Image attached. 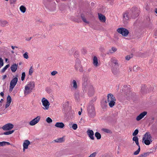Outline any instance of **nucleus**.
<instances>
[{
  "label": "nucleus",
  "mask_w": 157,
  "mask_h": 157,
  "mask_svg": "<svg viewBox=\"0 0 157 157\" xmlns=\"http://www.w3.org/2000/svg\"><path fill=\"white\" fill-rule=\"evenodd\" d=\"M35 86L33 82H30L26 84L24 90L25 95H27L30 94Z\"/></svg>",
  "instance_id": "obj_2"
},
{
  "label": "nucleus",
  "mask_w": 157,
  "mask_h": 157,
  "mask_svg": "<svg viewBox=\"0 0 157 157\" xmlns=\"http://www.w3.org/2000/svg\"><path fill=\"white\" fill-rule=\"evenodd\" d=\"M131 58L132 56H130L128 55L125 57V59L127 60H129Z\"/></svg>",
  "instance_id": "obj_49"
},
{
  "label": "nucleus",
  "mask_w": 157,
  "mask_h": 157,
  "mask_svg": "<svg viewBox=\"0 0 157 157\" xmlns=\"http://www.w3.org/2000/svg\"><path fill=\"white\" fill-rule=\"evenodd\" d=\"M111 62L114 63L116 66L117 67L119 66V64L118 62V60L116 58L114 57H112L110 59Z\"/></svg>",
  "instance_id": "obj_17"
},
{
  "label": "nucleus",
  "mask_w": 157,
  "mask_h": 157,
  "mask_svg": "<svg viewBox=\"0 0 157 157\" xmlns=\"http://www.w3.org/2000/svg\"><path fill=\"white\" fill-rule=\"evenodd\" d=\"M112 72L114 75H117L119 73V70L117 67H113L112 68Z\"/></svg>",
  "instance_id": "obj_22"
},
{
  "label": "nucleus",
  "mask_w": 157,
  "mask_h": 157,
  "mask_svg": "<svg viewBox=\"0 0 157 157\" xmlns=\"http://www.w3.org/2000/svg\"><path fill=\"white\" fill-rule=\"evenodd\" d=\"M10 65L7 64L1 70V72L2 73H4L6 70L9 67Z\"/></svg>",
  "instance_id": "obj_32"
},
{
  "label": "nucleus",
  "mask_w": 157,
  "mask_h": 157,
  "mask_svg": "<svg viewBox=\"0 0 157 157\" xmlns=\"http://www.w3.org/2000/svg\"><path fill=\"white\" fill-rule=\"evenodd\" d=\"M20 10L23 13L25 12L26 10V8L23 6H21L20 7Z\"/></svg>",
  "instance_id": "obj_30"
},
{
  "label": "nucleus",
  "mask_w": 157,
  "mask_h": 157,
  "mask_svg": "<svg viewBox=\"0 0 157 157\" xmlns=\"http://www.w3.org/2000/svg\"><path fill=\"white\" fill-rule=\"evenodd\" d=\"M140 150V147H138V149L135 151L133 153V154L135 155H138Z\"/></svg>",
  "instance_id": "obj_38"
},
{
  "label": "nucleus",
  "mask_w": 157,
  "mask_h": 157,
  "mask_svg": "<svg viewBox=\"0 0 157 157\" xmlns=\"http://www.w3.org/2000/svg\"><path fill=\"white\" fill-rule=\"evenodd\" d=\"M138 138L137 136H134L132 138V140L135 141H136L138 140Z\"/></svg>",
  "instance_id": "obj_48"
},
{
  "label": "nucleus",
  "mask_w": 157,
  "mask_h": 157,
  "mask_svg": "<svg viewBox=\"0 0 157 157\" xmlns=\"http://www.w3.org/2000/svg\"><path fill=\"white\" fill-rule=\"evenodd\" d=\"M10 103H9L6 102V104L5 105V108H6L8 107L10 105Z\"/></svg>",
  "instance_id": "obj_53"
},
{
  "label": "nucleus",
  "mask_w": 157,
  "mask_h": 157,
  "mask_svg": "<svg viewBox=\"0 0 157 157\" xmlns=\"http://www.w3.org/2000/svg\"><path fill=\"white\" fill-rule=\"evenodd\" d=\"M8 22L6 21L0 19V25L2 27H4L7 25Z\"/></svg>",
  "instance_id": "obj_24"
},
{
  "label": "nucleus",
  "mask_w": 157,
  "mask_h": 157,
  "mask_svg": "<svg viewBox=\"0 0 157 157\" xmlns=\"http://www.w3.org/2000/svg\"><path fill=\"white\" fill-rule=\"evenodd\" d=\"M55 126L56 127L62 128L64 127V124L63 122H57Z\"/></svg>",
  "instance_id": "obj_21"
},
{
  "label": "nucleus",
  "mask_w": 157,
  "mask_h": 157,
  "mask_svg": "<svg viewBox=\"0 0 157 157\" xmlns=\"http://www.w3.org/2000/svg\"><path fill=\"white\" fill-rule=\"evenodd\" d=\"M6 75H4L2 77V80H4L6 78Z\"/></svg>",
  "instance_id": "obj_55"
},
{
  "label": "nucleus",
  "mask_w": 157,
  "mask_h": 157,
  "mask_svg": "<svg viewBox=\"0 0 157 157\" xmlns=\"http://www.w3.org/2000/svg\"><path fill=\"white\" fill-rule=\"evenodd\" d=\"M0 95L2 96V97H3V96H4V93H3V92H1V93H0Z\"/></svg>",
  "instance_id": "obj_57"
},
{
  "label": "nucleus",
  "mask_w": 157,
  "mask_h": 157,
  "mask_svg": "<svg viewBox=\"0 0 157 157\" xmlns=\"http://www.w3.org/2000/svg\"><path fill=\"white\" fill-rule=\"evenodd\" d=\"M139 131L138 129H136L132 133V136H136L138 133Z\"/></svg>",
  "instance_id": "obj_40"
},
{
  "label": "nucleus",
  "mask_w": 157,
  "mask_h": 157,
  "mask_svg": "<svg viewBox=\"0 0 157 157\" xmlns=\"http://www.w3.org/2000/svg\"><path fill=\"white\" fill-rule=\"evenodd\" d=\"M3 101V99H1V100H0V103H1Z\"/></svg>",
  "instance_id": "obj_62"
},
{
  "label": "nucleus",
  "mask_w": 157,
  "mask_h": 157,
  "mask_svg": "<svg viewBox=\"0 0 157 157\" xmlns=\"http://www.w3.org/2000/svg\"><path fill=\"white\" fill-rule=\"evenodd\" d=\"M3 31L2 30H0V34L3 33Z\"/></svg>",
  "instance_id": "obj_59"
},
{
  "label": "nucleus",
  "mask_w": 157,
  "mask_h": 157,
  "mask_svg": "<svg viewBox=\"0 0 157 157\" xmlns=\"http://www.w3.org/2000/svg\"><path fill=\"white\" fill-rule=\"evenodd\" d=\"M71 83L73 85V87L75 89H77L78 88V86L76 81L75 80H73Z\"/></svg>",
  "instance_id": "obj_25"
},
{
  "label": "nucleus",
  "mask_w": 157,
  "mask_h": 157,
  "mask_svg": "<svg viewBox=\"0 0 157 157\" xmlns=\"http://www.w3.org/2000/svg\"><path fill=\"white\" fill-rule=\"evenodd\" d=\"M93 61V64L95 67H97L99 66V64L98 62V59L96 56L94 57Z\"/></svg>",
  "instance_id": "obj_19"
},
{
  "label": "nucleus",
  "mask_w": 157,
  "mask_h": 157,
  "mask_svg": "<svg viewBox=\"0 0 157 157\" xmlns=\"http://www.w3.org/2000/svg\"><path fill=\"white\" fill-rule=\"evenodd\" d=\"M25 76V73L24 72L22 74V76L21 77V80L22 81H23L24 80Z\"/></svg>",
  "instance_id": "obj_44"
},
{
  "label": "nucleus",
  "mask_w": 157,
  "mask_h": 157,
  "mask_svg": "<svg viewBox=\"0 0 157 157\" xmlns=\"http://www.w3.org/2000/svg\"><path fill=\"white\" fill-rule=\"evenodd\" d=\"M24 57L26 59H28L29 58L28 55V53L27 52L25 53L23 55Z\"/></svg>",
  "instance_id": "obj_43"
},
{
  "label": "nucleus",
  "mask_w": 157,
  "mask_h": 157,
  "mask_svg": "<svg viewBox=\"0 0 157 157\" xmlns=\"http://www.w3.org/2000/svg\"><path fill=\"white\" fill-rule=\"evenodd\" d=\"M74 97L75 100L78 101L80 98L79 92H76L74 94Z\"/></svg>",
  "instance_id": "obj_28"
},
{
  "label": "nucleus",
  "mask_w": 157,
  "mask_h": 157,
  "mask_svg": "<svg viewBox=\"0 0 157 157\" xmlns=\"http://www.w3.org/2000/svg\"><path fill=\"white\" fill-rule=\"evenodd\" d=\"M3 65V59L0 58V67H2Z\"/></svg>",
  "instance_id": "obj_45"
},
{
  "label": "nucleus",
  "mask_w": 157,
  "mask_h": 157,
  "mask_svg": "<svg viewBox=\"0 0 157 157\" xmlns=\"http://www.w3.org/2000/svg\"><path fill=\"white\" fill-rule=\"evenodd\" d=\"M131 17L129 16V14L127 12H125L123 14V21L124 24L126 23L127 21H128Z\"/></svg>",
  "instance_id": "obj_13"
},
{
  "label": "nucleus",
  "mask_w": 157,
  "mask_h": 157,
  "mask_svg": "<svg viewBox=\"0 0 157 157\" xmlns=\"http://www.w3.org/2000/svg\"><path fill=\"white\" fill-rule=\"evenodd\" d=\"M135 143H136V144L138 146V147H140V146L139 145V140L138 141L135 142Z\"/></svg>",
  "instance_id": "obj_54"
},
{
  "label": "nucleus",
  "mask_w": 157,
  "mask_h": 157,
  "mask_svg": "<svg viewBox=\"0 0 157 157\" xmlns=\"http://www.w3.org/2000/svg\"><path fill=\"white\" fill-rule=\"evenodd\" d=\"M18 65L16 63L13 64L11 67L10 68L13 72H15L17 70Z\"/></svg>",
  "instance_id": "obj_20"
},
{
  "label": "nucleus",
  "mask_w": 157,
  "mask_h": 157,
  "mask_svg": "<svg viewBox=\"0 0 157 157\" xmlns=\"http://www.w3.org/2000/svg\"><path fill=\"white\" fill-rule=\"evenodd\" d=\"M5 142H0V146H2L5 145Z\"/></svg>",
  "instance_id": "obj_51"
},
{
  "label": "nucleus",
  "mask_w": 157,
  "mask_h": 157,
  "mask_svg": "<svg viewBox=\"0 0 157 157\" xmlns=\"http://www.w3.org/2000/svg\"><path fill=\"white\" fill-rule=\"evenodd\" d=\"M33 72V67L31 66L29 69V74L30 75H31Z\"/></svg>",
  "instance_id": "obj_42"
},
{
  "label": "nucleus",
  "mask_w": 157,
  "mask_h": 157,
  "mask_svg": "<svg viewBox=\"0 0 157 157\" xmlns=\"http://www.w3.org/2000/svg\"><path fill=\"white\" fill-rule=\"evenodd\" d=\"M95 136L97 140H99L101 138V136L99 132H96L95 134Z\"/></svg>",
  "instance_id": "obj_31"
},
{
  "label": "nucleus",
  "mask_w": 157,
  "mask_h": 157,
  "mask_svg": "<svg viewBox=\"0 0 157 157\" xmlns=\"http://www.w3.org/2000/svg\"><path fill=\"white\" fill-rule=\"evenodd\" d=\"M30 142L29 140H26L24 141L23 143V151H25V149L28 148V146L30 144Z\"/></svg>",
  "instance_id": "obj_16"
},
{
  "label": "nucleus",
  "mask_w": 157,
  "mask_h": 157,
  "mask_svg": "<svg viewBox=\"0 0 157 157\" xmlns=\"http://www.w3.org/2000/svg\"><path fill=\"white\" fill-rule=\"evenodd\" d=\"M54 141L56 143H62L64 141V139L63 137L54 140Z\"/></svg>",
  "instance_id": "obj_27"
},
{
  "label": "nucleus",
  "mask_w": 157,
  "mask_h": 157,
  "mask_svg": "<svg viewBox=\"0 0 157 157\" xmlns=\"http://www.w3.org/2000/svg\"><path fill=\"white\" fill-rule=\"evenodd\" d=\"M17 1V0H10V2L11 4L15 3Z\"/></svg>",
  "instance_id": "obj_52"
},
{
  "label": "nucleus",
  "mask_w": 157,
  "mask_h": 157,
  "mask_svg": "<svg viewBox=\"0 0 157 157\" xmlns=\"http://www.w3.org/2000/svg\"><path fill=\"white\" fill-rule=\"evenodd\" d=\"M83 50L84 51V53H86V50H85V49H83Z\"/></svg>",
  "instance_id": "obj_64"
},
{
  "label": "nucleus",
  "mask_w": 157,
  "mask_h": 157,
  "mask_svg": "<svg viewBox=\"0 0 157 157\" xmlns=\"http://www.w3.org/2000/svg\"><path fill=\"white\" fill-rule=\"evenodd\" d=\"M41 102L44 106L43 109H48L49 108L50 103L48 100L44 98L42 99Z\"/></svg>",
  "instance_id": "obj_7"
},
{
  "label": "nucleus",
  "mask_w": 157,
  "mask_h": 157,
  "mask_svg": "<svg viewBox=\"0 0 157 157\" xmlns=\"http://www.w3.org/2000/svg\"><path fill=\"white\" fill-rule=\"evenodd\" d=\"M131 14V17L132 18H135L139 15V10L137 8H133L132 9V11Z\"/></svg>",
  "instance_id": "obj_9"
},
{
  "label": "nucleus",
  "mask_w": 157,
  "mask_h": 157,
  "mask_svg": "<svg viewBox=\"0 0 157 157\" xmlns=\"http://www.w3.org/2000/svg\"><path fill=\"white\" fill-rule=\"evenodd\" d=\"M117 31L119 33L124 36H127L129 33L127 29L123 28H118Z\"/></svg>",
  "instance_id": "obj_6"
},
{
  "label": "nucleus",
  "mask_w": 157,
  "mask_h": 157,
  "mask_svg": "<svg viewBox=\"0 0 157 157\" xmlns=\"http://www.w3.org/2000/svg\"><path fill=\"white\" fill-rule=\"evenodd\" d=\"M107 102L109 103V105L110 107L113 106L115 104L116 98L113 95L111 94H109L107 96Z\"/></svg>",
  "instance_id": "obj_4"
},
{
  "label": "nucleus",
  "mask_w": 157,
  "mask_h": 157,
  "mask_svg": "<svg viewBox=\"0 0 157 157\" xmlns=\"http://www.w3.org/2000/svg\"><path fill=\"white\" fill-rule=\"evenodd\" d=\"M87 133L89 138L92 140L94 139V133L93 130H88L87 131Z\"/></svg>",
  "instance_id": "obj_15"
},
{
  "label": "nucleus",
  "mask_w": 157,
  "mask_h": 157,
  "mask_svg": "<svg viewBox=\"0 0 157 157\" xmlns=\"http://www.w3.org/2000/svg\"><path fill=\"white\" fill-rule=\"evenodd\" d=\"M96 154V152H94L91 154L88 157H95Z\"/></svg>",
  "instance_id": "obj_47"
},
{
  "label": "nucleus",
  "mask_w": 157,
  "mask_h": 157,
  "mask_svg": "<svg viewBox=\"0 0 157 157\" xmlns=\"http://www.w3.org/2000/svg\"><path fill=\"white\" fill-rule=\"evenodd\" d=\"M81 18L82 19L83 21L87 24H89V22L88 21H87L85 17L82 15L81 16Z\"/></svg>",
  "instance_id": "obj_34"
},
{
  "label": "nucleus",
  "mask_w": 157,
  "mask_h": 157,
  "mask_svg": "<svg viewBox=\"0 0 157 157\" xmlns=\"http://www.w3.org/2000/svg\"><path fill=\"white\" fill-rule=\"evenodd\" d=\"M78 114L79 115H80L81 114V111H79L78 112Z\"/></svg>",
  "instance_id": "obj_61"
},
{
  "label": "nucleus",
  "mask_w": 157,
  "mask_h": 157,
  "mask_svg": "<svg viewBox=\"0 0 157 157\" xmlns=\"http://www.w3.org/2000/svg\"><path fill=\"white\" fill-rule=\"evenodd\" d=\"M102 130L104 132H105L107 133H112L111 130L106 128H103L102 129Z\"/></svg>",
  "instance_id": "obj_35"
},
{
  "label": "nucleus",
  "mask_w": 157,
  "mask_h": 157,
  "mask_svg": "<svg viewBox=\"0 0 157 157\" xmlns=\"http://www.w3.org/2000/svg\"><path fill=\"white\" fill-rule=\"evenodd\" d=\"M143 142L146 145H149L152 142V137L149 132H146L143 136Z\"/></svg>",
  "instance_id": "obj_3"
},
{
  "label": "nucleus",
  "mask_w": 157,
  "mask_h": 157,
  "mask_svg": "<svg viewBox=\"0 0 157 157\" xmlns=\"http://www.w3.org/2000/svg\"><path fill=\"white\" fill-rule=\"evenodd\" d=\"M13 127V125L11 123H8L4 125L2 128L4 131L11 130Z\"/></svg>",
  "instance_id": "obj_11"
},
{
  "label": "nucleus",
  "mask_w": 157,
  "mask_h": 157,
  "mask_svg": "<svg viewBox=\"0 0 157 157\" xmlns=\"http://www.w3.org/2000/svg\"><path fill=\"white\" fill-rule=\"evenodd\" d=\"M11 102V98L10 96L8 95L7 97V102L10 103Z\"/></svg>",
  "instance_id": "obj_37"
},
{
  "label": "nucleus",
  "mask_w": 157,
  "mask_h": 157,
  "mask_svg": "<svg viewBox=\"0 0 157 157\" xmlns=\"http://www.w3.org/2000/svg\"><path fill=\"white\" fill-rule=\"evenodd\" d=\"M75 67L76 70L79 71L80 72H83V67L79 62H77V61H76Z\"/></svg>",
  "instance_id": "obj_12"
},
{
  "label": "nucleus",
  "mask_w": 157,
  "mask_h": 157,
  "mask_svg": "<svg viewBox=\"0 0 157 157\" xmlns=\"http://www.w3.org/2000/svg\"><path fill=\"white\" fill-rule=\"evenodd\" d=\"M155 36H157V30H156L155 32Z\"/></svg>",
  "instance_id": "obj_58"
},
{
  "label": "nucleus",
  "mask_w": 157,
  "mask_h": 157,
  "mask_svg": "<svg viewBox=\"0 0 157 157\" xmlns=\"http://www.w3.org/2000/svg\"><path fill=\"white\" fill-rule=\"evenodd\" d=\"M57 72L56 71H52L51 73V74L52 76H54L57 73Z\"/></svg>",
  "instance_id": "obj_50"
},
{
  "label": "nucleus",
  "mask_w": 157,
  "mask_h": 157,
  "mask_svg": "<svg viewBox=\"0 0 157 157\" xmlns=\"http://www.w3.org/2000/svg\"><path fill=\"white\" fill-rule=\"evenodd\" d=\"M40 117L38 116L35 118L33 119L29 122V124L31 126H33L37 123L40 120Z\"/></svg>",
  "instance_id": "obj_10"
},
{
  "label": "nucleus",
  "mask_w": 157,
  "mask_h": 157,
  "mask_svg": "<svg viewBox=\"0 0 157 157\" xmlns=\"http://www.w3.org/2000/svg\"><path fill=\"white\" fill-rule=\"evenodd\" d=\"M117 50V48L114 47H112L111 49H110L109 50L107 54H112L116 52Z\"/></svg>",
  "instance_id": "obj_23"
},
{
  "label": "nucleus",
  "mask_w": 157,
  "mask_h": 157,
  "mask_svg": "<svg viewBox=\"0 0 157 157\" xmlns=\"http://www.w3.org/2000/svg\"><path fill=\"white\" fill-rule=\"evenodd\" d=\"M150 152H147L143 153V154L140 155L137 157H146L149 155Z\"/></svg>",
  "instance_id": "obj_29"
},
{
  "label": "nucleus",
  "mask_w": 157,
  "mask_h": 157,
  "mask_svg": "<svg viewBox=\"0 0 157 157\" xmlns=\"http://www.w3.org/2000/svg\"><path fill=\"white\" fill-rule=\"evenodd\" d=\"M140 69V67H138L137 66H135L133 67V71L135 72H137Z\"/></svg>",
  "instance_id": "obj_33"
},
{
  "label": "nucleus",
  "mask_w": 157,
  "mask_h": 157,
  "mask_svg": "<svg viewBox=\"0 0 157 157\" xmlns=\"http://www.w3.org/2000/svg\"><path fill=\"white\" fill-rule=\"evenodd\" d=\"M77 127V125L76 124H74L72 125V128L74 130H76Z\"/></svg>",
  "instance_id": "obj_46"
},
{
  "label": "nucleus",
  "mask_w": 157,
  "mask_h": 157,
  "mask_svg": "<svg viewBox=\"0 0 157 157\" xmlns=\"http://www.w3.org/2000/svg\"><path fill=\"white\" fill-rule=\"evenodd\" d=\"M124 88L123 89V91H126L127 90H129V88L127 86L125 85L124 86Z\"/></svg>",
  "instance_id": "obj_41"
},
{
  "label": "nucleus",
  "mask_w": 157,
  "mask_h": 157,
  "mask_svg": "<svg viewBox=\"0 0 157 157\" xmlns=\"http://www.w3.org/2000/svg\"><path fill=\"white\" fill-rule=\"evenodd\" d=\"M82 88L83 91L87 92L90 96H92L94 93V90L88 77L84 75L82 78Z\"/></svg>",
  "instance_id": "obj_1"
},
{
  "label": "nucleus",
  "mask_w": 157,
  "mask_h": 157,
  "mask_svg": "<svg viewBox=\"0 0 157 157\" xmlns=\"http://www.w3.org/2000/svg\"><path fill=\"white\" fill-rule=\"evenodd\" d=\"M14 130H12L10 131H8L7 132H4L3 134L5 135H9L10 134H11L13 133L14 132Z\"/></svg>",
  "instance_id": "obj_36"
},
{
  "label": "nucleus",
  "mask_w": 157,
  "mask_h": 157,
  "mask_svg": "<svg viewBox=\"0 0 157 157\" xmlns=\"http://www.w3.org/2000/svg\"><path fill=\"white\" fill-rule=\"evenodd\" d=\"M46 121L48 123H50L52 122V121L50 118L48 117L46 119Z\"/></svg>",
  "instance_id": "obj_39"
},
{
  "label": "nucleus",
  "mask_w": 157,
  "mask_h": 157,
  "mask_svg": "<svg viewBox=\"0 0 157 157\" xmlns=\"http://www.w3.org/2000/svg\"><path fill=\"white\" fill-rule=\"evenodd\" d=\"M11 48H12L13 49H14L15 48H17V46H11Z\"/></svg>",
  "instance_id": "obj_56"
},
{
  "label": "nucleus",
  "mask_w": 157,
  "mask_h": 157,
  "mask_svg": "<svg viewBox=\"0 0 157 157\" xmlns=\"http://www.w3.org/2000/svg\"><path fill=\"white\" fill-rule=\"evenodd\" d=\"M147 113L146 111H144L141 113L136 118V120L137 121H139L141 119H142Z\"/></svg>",
  "instance_id": "obj_14"
},
{
  "label": "nucleus",
  "mask_w": 157,
  "mask_h": 157,
  "mask_svg": "<svg viewBox=\"0 0 157 157\" xmlns=\"http://www.w3.org/2000/svg\"><path fill=\"white\" fill-rule=\"evenodd\" d=\"M87 112L88 115L90 117L93 118L94 117L96 113L94 106L93 105H90L88 106Z\"/></svg>",
  "instance_id": "obj_5"
},
{
  "label": "nucleus",
  "mask_w": 157,
  "mask_h": 157,
  "mask_svg": "<svg viewBox=\"0 0 157 157\" xmlns=\"http://www.w3.org/2000/svg\"><path fill=\"white\" fill-rule=\"evenodd\" d=\"M141 91V92L143 94L147 93V88H146V86L145 85L142 86Z\"/></svg>",
  "instance_id": "obj_26"
},
{
  "label": "nucleus",
  "mask_w": 157,
  "mask_h": 157,
  "mask_svg": "<svg viewBox=\"0 0 157 157\" xmlns=\"http://www.w3.org/2000/svg\"><path fill=\"white\" fill-rule=\"evenodd\" d=\"M98 15L99 20L103 22H105L106 19L105 16L101 13H98Z\"/></svg>",
  "instance_id": "obj_18"
},
{
  "label": "nucleus",
  "mask_w": 157,
  "mask_h": 157,
  "mask_svg": "<svg viewBox=\"0 0 157 157\" xmlns=\"http://www.w3.org/2000/svg\"><path fill=\"white\" fill-rule=\"evenodd\" d=\"M17 77H15L11 81L10 83V91H12L13 89L16 85L17 82Z\"/></svg>",
  "instance_id": "obj_8"
},
{
  "label": "nucleus",
  "mask_w": 157,
  "mask_h": 157,
  "mask_svg": "<svg viewBox=\"0 0 157 157\" xmlns=\"http://www.w3.org/2000/svg\"><path fill=\"white\" fill-rule=\"evenodd\" d=\"M129 70H130V71H132V67H129Z\"/></svg>",
  "instance_id": "obj_63"
},
{
  "label": "nucleus",
  "mask_w": 157,
  "mask_h": 157,
  "mask_svg": "<svg viewBox=\"0 0 157 157\" xmlns=\"http://www.w3.org/2000/svg\"><path fill=\"white\" fill-rule=\"evenodd\" d=\"M6 142V143H5V145H6V144H7L8 145H10V143L9 142Z\"/></svg>",
  "instance_id": "obj_60"
}]
</instances>
